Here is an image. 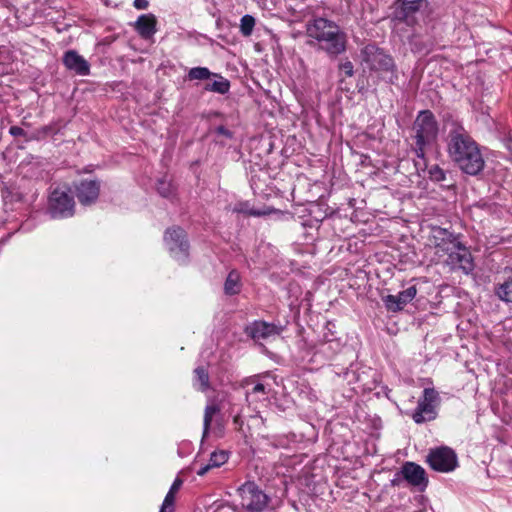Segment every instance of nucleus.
I'll use <instances>...</instances> for the list:
<instances>
[{"mask_svg":"<svg viewBox=\"0 0 512 512\" xmlns=\"http://www.w3.org/2000/svg\"><path fill=\"white\" fill-rule=\"evenodd\" d=\"M448 153L459 168L469 175L478 174L484 167L478 145L462 126H456L450 131Z\"/></svg>","mask_w":512,"mask_h":512,"instance_id":"1","label":"nucleus"},{"mask_svg":"<svg viewBox=\"0 0 512 512\" xmlns=\"http://www.w3.org/2000/svg\"><path fill=\"white\" fill-rule=\"evenodd\" d=\"M307 35L320 43L329 55H339L346 50L347 37L340 27L326 18H315L307 24Z\"/></svg>","mask_w":512,"mask_h":512,"instance_id":"2","label":"nucleus"},{"mask_svg":"<svg viewBox=\"0 0 512 512\" xmlns=\"http://www.w3.org/2000/svg\"><path fill=\"white\" fill-rule=\"evenodd\" d=\"M363 63L371 70L378 72L384 80L394 83L397 80L393 59L374 45H367L362 52Z\"/></svg>","mask_w":512,"mask_h":512,"instance_id":"3","label":"nucleus"},{"mask_svg":"<svg viewBox=\"0 0 512 512\" xmlns=\"http://www.w3.org/2000/svg\"><path fill=\"white\" fill-rule=\"evenodd\" d=\"M416 139V153L418 157L424 156V147L434 142L438 134V125L434 115L428 111H421L413 126Z\"/></svg>","mask_w":512,"mask_h":512,"instance_id":"4","label":"nucleus"},{"mask_svg":"<svg viewBox=\"0 0 512 512\" xmlns=\"http://www.w3.org/2000/svg\"><path fill=\"white\" fill-rule=\"evenodd\" d=\"M241 506L246 512H263L269 503L268 495L254 482H246L239 488Z\"/></svg>","mask_w":512,"mask_h":512,"instance_id":"5","label":"nucleus"},{"mask_svg":"<svg viewBox=\"0 0 512 512\" xmlns=\"http://www.w3.org/2000/svg\"><path fill=\"white\" fill-rule=\"evenodd\" d=\"M69 192L65 186L51 192L48 208L53 218H67L74 214L75 202Z\"/></svg>","mask_w":512,"mask_h":512,"instance_id":"6","label":"nucleus"},{"mask_svg":"<svg viewBox=\"0 0 512 512\" xmlns=\"http://www.w3.org/2000/svg\"><path fill=\"white\" fill-rule=\"evenodd\" d=\"M427 462L433 470L442 473L452 472L458 466L456 453L446 446L430 450Z\"/></svg>","mask_w":512,"mask_h":512,"instance_id":"7","label":"nucleus"},{"mask_svg":"<svg viewBox=\"0 0 512 512\" xmlns=\"http://www.w3.org/2000/svg\"><path fill=\"white\" fill-rule=\"evenodd\" d=\"M438 398V392L435 389H424L423 397L419 399L417 407L412 414V418L417 424L436 418V404Z\"/></svg>","mask_w":512,"mask_h":512,"instance_id":"8","label":"nucleus"},{"mask_svg":"<svg viewBox=\"0 0 512 512\" xmlns=\"http://www.w3.org/2000/svg\"><path fill=\"white\" fill-rule=\"evenodd\" d=\"M164 241L171 255L178 261H184L188 256V243L185 231L180 227L167 229Z\"/></svg>","mask_w":512,"mask_h":512,"instance_id":"9","label":"nucleus"},{"mask_svg":"<svg viewBox=\"0 0 512 512\" xmlns=\"http://www.w3.org/2000/svg\"><path fill=\"white\" fill-rule=\"evenodd\" d=\"M283 326L257 320L249 324L245 331L255 341H270L281 335Z\"/></svg>","mask_w":512,"mask_h":512,"instance_id":"10","label":"nucleus"},{"mask_svg":"<svg viewBox=\"0 0 512 512\" xmlns=\"http://www.w3.org/2000/svg\"><path fill=\"white\" fill-rule=\"evenodd\" d=\"M457 237H455L448 230L433 227L430 236V242L436 249V254L439 257L447 255L450 251L457 247L458 243Z\"/></svg>","mask_w":512,"mask_h":512,"instance_id":"11","label":"nucleus"},{"mask_svg":"<svg viewBox=\"0 0 512 512\" xmlns=\"http://www.w3.org/2000/svg\"><path fill=\"white\" fill-rule=\"evenodd\" d=\"M446 264L452 269H461L466 274L474 268L473 259L470 251L458 241L457 247L447 254Z\"/></svg>","mask_w":512,"mask_h":512,"instance_id":"12","label":"nucleus"},{"mask_svg":"<svg viewBox=\"0 0 512 512\" xmlns=\"http://www.w3.org/2000/svg\"><path fill=\"white\" fill-rule=\"evenodd\" d=\"M402 477L412 486L426 487L428 480L425 470L418 464L406 462L401 468Z\"/></svg>","mask_w":512,"mask_h":512,"instance_id":"13","label":"nucleus"},{"mask_svg":"<svg viewBox=\"0 0 512 512\" xmlns=\"http://www.w3.org/2000/svg\"><path fill=\"white\" fill-rule=\"evenodd\" d=\"M416 294V286H410L397 295H387L383 300L388 310L396 312L402 310L407 303L411 302Z\"/></svg>","mask_w":512,"mask_h":512,"instance_id":"14","label":"nucleus"},{"mask_svg":"<svg viewBox=\"0 0 512 512\" xmlns=\"http://www.w3.org/2000/svg\"><path fill=\"white\" fill-rule=\"evenodd\" d=\"M76 195L82 205H90L99 196L100 186L95 180H84L75 186Z\"/></svg>","mask_w":512,"mask_h":512,"instance_id":"15","label":"nucleus"},{"mask_svg":"<svg viewBox=\"0 0 512 512\" xmlns=\"http://www.w3.org/2000/svg\"><path fill=\"white\" fill-rule=\"evenodd\" d=\"M63 63L67 69L78 75L86 76L90 72L89 63L74 50L67 51L64 54Z\"/></svg>","mask_w":512,"mask_h":512,"instance_id":"16","label":"nucleus"},{"mask_svg":"<svg viewBox=\"0 0 512 512\" xmlns=\"http://www.w3.org/2000/svg\"><path fill=\"white\" fill-rule=\"evenodd\" d=\"M157 20L153 14H143L134 24L135 30L144 39H150L157 32Z\"/></svg>","mask_w":512,"mask_h":512,"instance_id":"17","label":"nucleus"},{"mask_svg":"<svg viewBox=\"0 0 512 512\" xmlns=\"http://www.w3.org/2000/svg\"><path fill=\"white\" fill-rule=\"evenodd\" d=\"M209 365H199L193 371L192 385L194 389L202 393L210 390Z\"/></svg>","mask_w":512,"mask_h":512,"instance_id":"18","label":"nucleus"},{"mask_svg":"<svg viewBox=\"0 0 512 512\" xmlns=\"http://www.w3.org/2000/svg\"><path fill=\"white\" fill-rule=\"evenodd\" d=\"M246 399L248 401H259L266 399L268 391L263 383L256 382L255 378L245 381Z\"/></svg>","mask_w":512,"mask_h":512,"instance_id":"19","label":"nucleus"},{"mask_svg":"<svg viewBox=\"0 0 512 512\" xmlns=\"http://www.w3.org/2000/svg\"><path fill=\"white\" fill-rule=\"evenodd\" d=\"M229 459V454L225 450L214 451L210 454V459L207 464H202L197 470L198 476H204L210 469L218 468L225 464Z\"/></svg>","mask_w":512,"mask_h":512,"instance_id":"20","label":"nucleus"},{"mask_svg":"<svg viewBox=\"0 0 512 512\" xmlns=\"http://www.w3.org/2000/svg\"><path fill=\"white\" fill-rule=\"evenodd\" d=\"M212 77L214 79L207 82L204 89L219 94H226L230 89V82L220 74L213 73Z\"/></svg>","mask_w":512,"mask_h":512,"instance_id":"21","label":"nucleus"},{"mask_svg":"<svg viewBox=\"0 0 512 512\" xmlns=\"http://www.w3.org/2000/svg\"><path fill=\"white\" fill-rule=\"evenodd\" d=\"M182 480L180 478H176L172 483L168 493L166 494L163 504L159 512H173L174 511V501L175 494L178 492L180 487L182 486Z\"/></svg>","mask_w":512,"mask_h":512,"instance_id":"22","label":"nucleus"},{"mask_svg":"<svg viewBox=\"0 0 512 512\" xmlns=\"http://www.w3.org/2000/svg\"><path fill=\"white\" fill-rule=\"evenodd\" d=\"M241 290L240 274L236 270H232L224 283V292L227 295L238 294Z\"/></svg>","mask_w":512,"mask_h":512,"instance_id":"23","label":"nucleus"},{"mask_svg":"<svg viewBox=\"0 0 512 512\" xmlns=\"http://www.w3.org/2000/svg\"><path fill=\"white\" fill-rule=\"evenodd\" d=\"M495 293L502 301L512 303V277L499 284Z\"/></svg>","mask_w":512,"mask_h":512,"instance_id":"24","label":"nucleus"},{"mask_svg":"<svg viewBox=\"0 0 512 512\" xmlns=\"http://www.w3.org/2000/svg\"><path fill=\"white\" fill-rule=\"evenodd\" d=\"M218 412H219V407L214 403L208 404L205 407L204 419H203V437H205L208 434V431H209V428L211 425V421H212L214 415H216Z\"/></svg>","mask_w":512,"mask_h":512,"instance_id":"25","label":"nucleus"},{"mask_svg":"<svg viewBox=\"0 0 512 512\" xmlns=\"http://www.w3.org/2000/svg\"><path fill=\"white\" fill-rule=\"evenodd\" d=\"M213 73L206 67H194L188 72L189 80H209Z\"/></svg>","mask_w":512,"mask_h":512,"instance_id":"26","label":"nucleus"},{"mask_svg":"<svg viewBox=\"0 0 512 512\" xmlns=\"http://www.w3.org/2000/svg\"><path fill=\"white\" fill-rule=\"evenodd\" d=\"M255 26V18L251 15H244L240 20V31L244 36H250Z\"/></svg>","mask_w":512,"mask_h":512,"instance_id":"27","label":"nucleus"},{"mask_svg":"<svg viewBox=\"0 0 512 512\" xmlns=\"http://www.w3.org/2000/svg\"><path fill=\"white\" fill-rule=\"evenodd\" d=\"M422 1L423 0L409 1V2H404L402 4V12H404L406 14L405 18L407 21H408V14L416 12L419 9L420 3Z\"/></svg>","mask_w":512,"mask_h":512,"instance_id":"28","label":"nucleus"},{"mask_svg":"<svg viewBox=\"0 0 512 512\" xmlns=\"http://www.w3.org/2000/svg\"><path fill=\"white\" fill-rule=\"evenodd\" d=\"M429 174L431 179L437 182L443 181L445 179L444 171L438 166L431 167L429 170Z\"/></svg>","mask_w":512,"mask_h":512,"instance_id":"29","label":"nucleus"},{"mask_svg":"<svg viewBox=\"0 0 512 512\" xmlns=\"http://www.w3.org/2000/svg\"><path fill=\"white\" fill-rule=\"evenodd\" d=\"M157 190L163 197H169L172 194L171 185L166 181H160Z\"/></svg>","mask_w":512,"mask_h":512,"instance_id":"30","label":"nucleus"},{"mask_svg":"<svg viewBox=\"0 0 512 512\" xmlns=\"http://www.w3.org/2000/svg\"><path fill=\"white\" fill-rule=\"evenodd\" d=\"M9 133L12 136H14V137H19V136H25L26 135L25 131L21 127H18V126L10 127Z\"/></svg>","mask_w":512,"mask_h":512,"instance_id":"31","label":"nucleus"},{"mask_svg":"<svg viewBox=\"0 0 512 512\" xmlns=\"http://www.w3.org/2000/svg\"><path fill=\"white\" fill-rule=\"evenodd\" d=\"M149 5L148 0H134V7L136 9L142 10L146 9Z\"/></svg>","mask_w":512,"mask_h":512,"instance_id":"32","label":"nucleus"},{"mask_svg":"<svg viewBox=\"0 0 512 512\" xmlns=\"http://www.w3.org/2000/svg\"><path fill=\"white\" fill-rule=\"evenodd\" d=\"M342 68L345 72L346 75L348 76H352L353 75V65L351 62H345L343 65H342Z\"/></svg>","mask_w":512,"mask_h":512,"instance_id":"33","label":"nucleus"},{"mask_svg":"<svg viewBox=\"0 0 512 512\" xmlns=\"http://www.w3.org/2000/svg\"><path fill=\"white\" fill-rule=\"evenodd\" d=\"M247 213L249 215H252V216H261V215L265 214L264 212H261V211H258V210H250Z\"/></svg>","mask_w":512,"mask_h":512,"instance_id":"34","label":"nucleus"},{"mask_svg":"<svg viewBox=\"0 0 512 512\" xmlns=\"http://www.w3.org/2000/svg\"><path fill=\"white\" fill-rule=\"evenodd\" d=\"M350 372V369H347V371L345 372V375H348Z\"/></svg>","mask_w":512,"mask_h":512,"instance_id":"35","label":"nucleus"}]
</instances>
